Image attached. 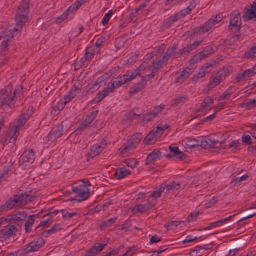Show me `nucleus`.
<instances>
[{"mask_svg":"<svg viewBox=\"0 0 256 256\" xmlns=\"http://www.w3.org/2000/svg\"><path fill=\"white\" fill-rule=\"evenodd\" d=\"M124 162L127 166L132 168L135 167L136 165L138 164V162H136L135 160H132L130 159H126L124 160Z\"/></svg>","mask_w":256,"mask_h":256,"instance_id":"55","label":"nucleus"},{"mask_svg":"<svg viewBox=\"0 0 256 256\" xmlns=\"http://www.w3.org/2000/svg\"><path fill=\"white\" fill-rule=\"evenodd\" d=\"M178 14H174L168 18V19H166L164 22L163 26L164 28H168L170 27V26L176 21L178 20Z\"/></svg>","mask_w":256,"mask_h":256,"instance_id":"28","label":"nucleus"},{"mask_svg":"<svg viewBox=\"0 0 256 256\" xmlns=\"http://www.w3.org/2000/svg\"><path fill=\"white\" fill-rule=\"evenodd\" d=\"M223 18V15L222 14H218L216 16H212L205 22L202 26L197 27L194 29L192 34L194 36H198L208 32L210 28L220 22Z\"/></svg>","mask_w":256,"mask_h":256,"instance_id":"2","label":"nucleus"},{"mask_svg":"<svg viewBox=\"0 0 256 256\" xmlns=\"http://www.w3.org/2000/svg\"><path fill=\"white\" fill-rule=\"evenodd\" d=\"M161 157V152L158 149L154 150L149 154L146 160L145 164L146 165L154 164V162L159 160Z\"/></svg>","mask_w":256,"mask_h":256,"instance_id":"13","label":"nucleus"},{"mask_svg":"<svg viewBox=\"0 0 256 256\" xmlns=\"http://www.w3.org/2000/svg\"><path fill=\"white\" fill-rule=\"evenodd\" d=\"M246 7L244 8L243 15V18L245 21H248L255 18L256 16V7L252 8Z\"/></svg>","mask_w":256,"mask_h":256,"instance_id":"21","label":"nucleus"},{"mask_svg":"<svg viewBox=\"0 0 256 256\" xmlns=\"http://www.w3.org/2000/svg\"><path fill=\"white\" fill-rule=\"evenodd\" d=\"M104 148V146L101 145L96 144L93 146L91 148L90 152L87 154L86 160L89 161L90 159L99 154Z\"/></svg>","mask_w":256,"mask_h":256,"instance_id":"17","label":"nucleus"},{"mask_svg":"<svg viewBox=\"0 0 256 256\" xmlns=\"http://www.w3.org/2000/svg\"><path fill=\"white\" fill-rule=\"evenodd\" d=\"M142 137V134L140 132L133 135L124 146V148L120 151V154H124L127 151L134 149L140 143Z\"/></svg>","mask_w":256,"mask_h":256,"instance_id":"8","label":"nucleus"},{"mask_svg":"<svg viewBox=\"0 0 256 256\" xmlns=\"http://www.w3.org/2000/svg\"><path fill=\"white\" fill-rule=\"evenodd\" d=\"M187 100V97L186 96H182L176 98L174 100V103L172 104V106H176L178 104H183Z\"/></svg>","mask_w":256,"mask_h":256,"instance_id":"37","label":"nucleus"},{"mask_svg":"<svg viewBox=\"0 0 256 256\" xmlns=\"http://www.w3.org/2000/svg\"><path fill=\"white\" fill-rule=\"evenodd\" d=\"M222 140L215 138V136H209L203 138L200 141V146L204 148H220L222 147Z\"/></svg>","mask_w":256,"mask_h":256,"instance_id":"7","label":"nucleus"},{"mask_svg":"<svg viewBox=\"0 0 256 256\" xmlns=\"http://www.w3.org/2000/svg\"><path fill=\"white\" fill-rule=\"evenodd\" d=\"M190 12V8H186L180 10L179 12L176 14H178V19L180 20Z\"/></svg>","mask_w":256,"mask_h":256,"instance_id":"43","label":"nucleus"},{"mask_svg":"<svg viewBox=\"0 0 256 256\" xmlns=\"http://www.w3.org/2000/svg\"><path fill=\"white\" fill-rule=\"evenodd\" d=\"M40 214L30 215L24 224L25 232L26 233H30L32 229V228L34 224L35 219L38 218Z\"/></svg>","mask_w":256,"mask_h":256,"instance_id":"22","label":"nucleus"},{"mask_svg":"<svg viewBox=\"0 0 256 256\" xmlns=\"http://www.w3.org/2000/svg\"><path fill=\"white\" fill-rule=\"evenodd\" d=\"M72 190L75 194L76 197L81 198V200H78L79 202L86 200L89 196V190L84 185L77 184L76 186H72Z\"/></svg>","mask_w":256,"mask_h":256,"instance_id":"9","label":"nucleus"},{"mask_svg":"<svg viewBox=\"0 0 256 256\" xmlns=\"http://www.w3.org/2000/svg\"><path fill=\"white\" fill-rule=\"evenodd\" d=\"M180 221L174 220L164 224V226L168 228H172V226H176L180 224Z\"/></svg>","mask_w":256,"mask_h":256,"instance_id":"56","label":"nucleus"},{"mask_svg":"<svg viewBox=\"0 0 256 256\" xmlns=\"http://www.w3.org/2000/svg\"><path fill=\"white\" fill-rule=\"evenodd\" d=\"M92 122V121L86 117V120L82 122L80 126L78 128L77 130H84L86 128L88 127Z\"/></svg>","mask_w":256,"mask_h":256,"instance_id":"45","label":"nucleus"},{"mask_svg":"<svg viewBox=\"0 0 256 256\" xmlns=\"http://www.w3.org/2000/svg\"><path fill=\"white\" fill-rule=\"evenodd\" d=\"M205 250L204 248H202L200 246H196L194 249L191 250V252L194 254L195 256H201L202 252Z\"/></svg>","mask_w":256,"mask_h":256,"instance_id":"47","label":"nucleus"},{"mask_svg":"<svg viewBox=\"0 0 256 256\" xmlns=\"http://www.w3.org/2000/svg\"><path fill=\"white\" fill-rule=\"evenodd\" d=\"M146 81L145 77H142V80L136 84L130 90V94H135L141 90L146 86Z\"/></svg>","mask_w":256,"mask_h":256,"instance_id":"19","label":"nucleus"},{"mask_svg":"<svg viewBox=\"0 0 256 256\" xmlns=\"http://www.w3.org/2000/svg\"><path fill=\"white\" fill-rule=\"evenodd\" d=\"M164 192V189L163 188V186L162 185L158 190H156L152 192L150 194V197L154 198L156 199L161 196L162 192Z\"/></svg>","mask_w":256,"mask_h":256,"instance_id":"49","label":"nucleus"},{"mask_svg":"<svg viewBox=\"0 0 256 256\" xmlns=\"http://www.w3.org/2000/svg\"><path fill=\"white\" fill-rule=\"evenodd\" d=\"M242 142L246 145H249L252 144L256 143L252 141V138L249 134H244L242 136Z\"/></svg>","mask_w":256,"mask_h":256,"instance_id":"40","label":"nucleus"},{"mask_svg":"<svg viewBox=\"0 0 256 256\" xmlns=\"http://www.w3.org/2000/svg\"><path fill=\"white\" fill-rule=\"evenodd\" d=\"M101 80L100 78H98L94 83H91L88 84L86 86V90L88 92L93 93L97 90L100 87V82Z\"/></svg>","mask_w":256,"mask_h":256,"instance_id":"27","label":"nucleus"},{"mask_svg":"<svg viewBox=\"0 0 256 256\" xmlns=\"http://www.w3.org/2000/svg\"><path fill=\"white\" fill-rule=\"evenodd\" d=\"M136 250V247L130 248L127 250L122 256H132L134 254V250Z\"/></svg>","mask_w":256,"mask_h":256,"instance_id":"64","label":"nucleus"},{"mask_svg":"<svg viewBox=\"0 0 256 256\" xmlns=\"http://www.w3.org/2000/svg\"><path fill=\"white\" fill-rule=\"evenodd\" d=\"M112 10H110L106 14H105L104 17L102 18V22L103 26H106L110 18L113 14Z\"/></svg>","mask_w":256,"mask_h":256,"instance_id":"44","label":"nucleus"},{"mask_svg":"<svg viewBox=\"0 0 256 256\" xmlns=\"http://www.w3.org/2000/svg\"><path fill=\"white\" fill-rule=\"evenodd\" d=\"M236 214H234V215L230 216L228 217L225 218V232L229 230L230 229V227L232 226V224H234V222L235 220H234L232 222H229V220L232 218H234Z\"/></svg>","mask_w":256,"mask_h":256,"instance_id":"39","label":"nucleus"},{"mask_svg":"<svg viewBox=\"0 0 256 256\" xmlns=\"http://www.w3.org/2000/svg\"><path fill=\"white\" fill-rule=\"evenodd\" d=\"M32 190L20 194H16L11 196L3 205L6 210L14 207H21L34 200L36 196L32 195Z\"/></svg>","mask_w":256,"mask_h":256,"instance_id":"1","label":"nucleus"},{"mask_svg":"<svg viewBox=\"0 0 256 256\" xmlns=\"http://www.w3.org/2000/svg\"><path fill=\"white\" fill-rule=\"evenodd\" d=\"M215 52V48H214L212 46H206L202 51H200V53L204 58L208 57L211 54H213Z\"/></svg>","mask_w":256,"mask_h":256,"instance_id":"33","label":"nucleus"},{"mask_svg":"<svg viewBox=\"0 0 256 256\" xmlns=\"http://www.w3.org/2000/svg\"><path fill=\"white\" fill-rule=\"evenodd\" d=\"M34 160V152L32 149L24 151L22 155V160L23 162L32 163Z\"/></svg>","mask_w":256,"mask_h":256,"instance_id":"18","label":"nucleus"},{"mask_svg":"<svg viewBox=\"0 0 256 256\" xmlns=\"http://www.w3.org/2000/svg\"><path fill=\"white\" fill-rule=\"evenodd\" d=\"M18 231L17 227L14 225H10L8 230L4 232V234L7 236L10 237L14 235Z\"/></svg>","mask_w":256,"mask_h":256,"instance_id":"35","label":"nucleus"},{"mask_svg":"<svg viewBox=\"0 0 256 256\" xmlns=\"http://www.w3.org/2000/svg\"><path fill=\"white\" fill-rule=\"evenodd\" d=\"M169 149L170 150V153L166 155V157L168 158H172V156H174L175 155L177 154L178 151L180 150L178 147L176 146H170Z\"/></svg>","mask_w":256,"mask_h":256,"instance_id":"38","label":"nucleus"},{"mask_svg":"<svg viewBox=\"0 0 256 256\" xmlns=\"http://www.w3.org/2000/svg\"><path fill=\"white\" fill-rule=\"evenodd\" d=\"M60 212H62V217L65 219H70L74 216L77 215L76 212H66L65 210H62Z\"/></svg>","mask_w":256,"mask_h":256,"instance_id":"41","label":"nucleus"},{"mask_svg":"<svg viewBox=\"0 0 256 256\" xmlns=\"http://www.w3.org/2000/svg\"><path fill=\"white\" fill-rule=\"evenodd\" d=\"M177 47V44H174L172 48H168L165 54L170 58L172 54H174L176 52Z\"/></svg>","mask_w":256,"mask_h":256,"instance_id":"51","label":"nucleus"},{"mask_svg":"<svg viewBox=\"0 0 256 256\" xmlns=\"http://www.w3.org/2000/svg\"><path fill=\"white\" fill-rule=\"evenodd\" d=\"M120 80H115L111 83L110 86H108L106 88H109L110 90H108L109 92H114V88L120 86L122 84H124V76L122 77H120Z\"/></svg>","mask_w":256,"mask_h":256,"instance_id":"30","label":"nucleus"},{"mask_svg":"<svg viewBox=\"0 0 256 256\" xmlns=\"http://www.w3.org/2000/svg\"><path fill=\"white\" fill-rule=\"evenodd\" d=\"M108 90H110V88H106L102 91L98 92L92 100V103L98 104L106 96H108L110 93Z\"/></svg>","mask_w":256,"mask_h":256,"instance_id":"24","label":"nucleus"},{"mask_svg":"<svg viewBox=\"0 0 256 256\" xmlns=\"http://www.w3.org/2000/svg\"><path fill=\"white\" fill-rule=\"evenodd\" d=\"M212 66V64H208L206 67L202 66V68L200 70V71L192 78V80L194 82H196L198 81L199 78H202L206 74L210 72V68Z\"/></svg>","mask_w":256,"mask_h":256,"instance_id":"20","label":"nucleus"},{"mask_svg":"<svg viewBox=\"0 0 256 256\" xmlns=\"http://www.w3.org/2000/svg\"><path fill=\"white\" fill-rule=\"evenodd\" d=\"M189 52L187 50L186 48H184L180 50L179 52H177L175 54V58H180L182 56H188Z\"/></svg>","mask_w":256,"mask_h":256,"instance_id":"57","label":"nucleus"},{"mask_svg":"<svg viewBox=\"0 0 256 256\" xmlns=\"http://www.w3.org/2000/svg\"><path fill=\"white\" fill-rule=\"evenodd\" d=\"M12 88L6 86L0 91V107L4 104L13 106L16 101V97L12 94Z\"/></svg>","mask_w":256,"mask_h":256,"instance_id":"5","label":"nucleus"},{"mask_svg":"<svg viewBox=\"0 0 256 256\" xmlns=\"http://www.w3.org/2000/svg\"><path fill=\"white\" fill-rule=\"evenodd\" d=\"M223 224H224V218H222L218 220L210 223L208 226L204 228V230H208L212 228L220 227Z\"/></svg>","mask_w":256,"mask_h":256,"instance_id":"32","label":"nucleus"},{"mask_svg":"<svg viewBox=\"0 0 256 256\" xmlns=\"http://www.w3.org/2000/svg\"><path fill=\"white\" fill-rule=\"evenodd\" d=\"M136 14L137 13L136 10H135L134 12H131L129 15L126 18L125 20L126 22H132L134 18L140 15L139 14Z\"/></svg>","mask_w":256,"mask_h":256,"instance_id":"58","label":"nucleus"},{"mask_svg":"<svg viewBox=\"0 0 256 256\" xmlns=\"http://www.w3.org/2000/svg\"><path fill=\"white\" fill-rule=\"evenodd\" d=\"M255 74H256V66H254L252 68L244 70L242 74H238L236 76V79L238 82L243 80L246 78L252 76Z\"/></svg>","mask_w":256,"mask_h":256,"instance_id":"16","label":"nucleus"},{"mask_svg":"<svg viewBox=\"0 0 256 256\" xmlns=\"http://www.w3.org/2000/svg\"><path fill=\"white\" fill-rule=\"evenodd\" d=\"M218 198L217 197L213 196L208 202L206 203V206L207 208L212 206L218 201Z\"/></svg>","mask_w":256,"mask_h":256,"instance_id":"63","label":"nucleus"},{"mask_svg":"<svg viewBox=\"0 0 256 256\" xmlns=\"http://www.w3.org/2000/svg\"><path fill=\"white\" fill-rule=\"evenodd\" d=\"M256 45L254 46L251 48L246 52L243 58L249 59L250 58H252L254 56H256Z\"/></svg>","mask_w":256,"mask_h":256,"instance_id":"34","label":"nucleus"},{"mask_svg":"<svg viewBox=\"0 0 256 256\" xmlns=\"http://www.w3.org/2000/svg\"><path fill=\"white\" fill-rule=\"evenodd\" d=\"M22 25L20 27L18 26V22H16V26L13 29L10 30H9V33L10 34H8V36L10 38H13L15 34H16L18 30H19L20 29H22Z\"/></svg>","mask_w":256,"mask_h":256,"instance_id":"42","label":"nucleus"},{"mask_svg":"<svg viewBox=\"0 0 256 256\" xmlns=\"http://www.w3.org/2000/svg\"><path fill=\"white\" fill-rule=\"evenodd\" d=\"M44 244V240L42 237H39L26 244L22 250V253L26 254L31 252L38 251Z\"/></svg>","mask_w":256,"mask_h":256,"instance_id":"6","label":"nucleus"},{"mask_svg":"<svg viewBox=\"0 0 256 256\" xmlns=\"http://www.w3.org/2000/svg\"><path fill=\"white\" fill-rule=\"evenodd\" d=\"M130 171L124 168H116L115 172V176L118 180H120L127 176L130 174Z\"/></svg>","mask_w":256,"mask_h":256,"instance_id":"26","label":"nucleus"},{"mask_svg":"<svg viewBox=\"0 0 256 256\" xmlns=\"http://www.w3.org/2000/svg\"><path fill=\"white\" fill-rule=\"evenodd\" d=\"M117 219V217H114L112 218H110L109 220L104 221L102 226L104 227H108L111 226L113 224L116 222V220Z\"/></svg>","mask_w":256,"mask_h":256,"instance_id":"53","label":"nucleus"},{"mask_svg":"<svg viewBox=\"0 0 256 256\" xmlns=\"http://www.w3.org/2000/svg\"><path fill=\"white\" fill-rule=\"evenodd\" d=\"M162 240V238L158 237L157 235H154L150 238V244H156L158 242H160Z\"/></svg>","mask_w":256,"mask_h":256,"instance_id":"62","label":"nucleus"},{"mask_svg":"<svg viewBox=\"0 0 256 256\" xmlns=\"http://www.w3.org/2000/svg\"><path fill=\"white\" fill-rule=\"evenodd\" d=\"M204 58V56L202 55L200 52L198 54H195L191 59L192 63H196L200 61L202 59Z\"/></svg>","mask_w":256,"mask_h":256,"instance_id":"54","label":"nucleus"},{"mask_svg":"<svg viewBox=\"0 0 256 256\" xmlns=\"http://www.w3.org/2000/svg\"><path fill=\"white\" fill-rule=\"evenodd\" d=\"M130 72H127L126 74H124V83H127L128 82L134 79L137 76H140V70L139 68H136L132 71L130 74Z\"/></svg>","mask_w":256,"mask_h":256,"instance_id":"25","label":"nucleus"},{"mask_svg":"<svg viewBox=\"0 0 256 256\" xmlns=\"http://www.w3.org/2000/svg\"><path fill=\"white\" fill-rule=\"evenodd\" d=\"M162 128H160V126H157L156 130L154 129L152 130L144 139L146 144H150L152 140L160 136L162 134Z\"/></svg>","mask_w":256,"mask_h":256,"instance_id":"11","label":"nucleus"},{"mask_svg":"<svg viewBox=\"0 0 256 256\" xmlns=\"http://www.w3.org/2000/svg\"><path fill=\"white\" fill-rule=\"evenodd\" d=\"M22 92V88L18 86L16 88H15L13 92H12V94L13 96L16 97V100L18 97H20Z\"/></svg>","mask_w":256,"mask_h":256,"instance_id":"50","label":"nucleus"},{"mask_svg":"<svg viewBox=\"0 0 256 256\" xmlns=\"http://www.w3.org/2000/svg\"><path fill=\"white\" fill-rule=\"evenodd\" d=\"M186 144L190 148L199 146L198 142L195 139L188 140Z\"/></svg>","mask_w":256,"mask_h":256,"instance_id":"52","label":"nucleus"},{"mask_svg":"<svg viewBox=\"0 0 256 256\" xmlns=\"http://www.w3.org/2000/svg\"><path fill=\"white\" fill-rule=\"evenodd\" d=\"M8 39L6 40H4L1 44L2 51V52H4V54H5V52H6L8 50Z\"/></svg>","mask_w":256,"mask_h":256,"instance_id":"60","label":"nucleus"},{"mask_svg":"<svg viewBox=\"0 0 256 256\" xmlns=\"http://www.w3.org/2000/svg\"><path fill=\"white\" fill-rule=\"evenodd\" d=\"M214 103V100L210 96H206L205 98L202 102L199 108L196 110V112H204L207 110V108L209 107Z\"/></svg>","mask_w":256,"mask_h":256,"instance_id":"23","label":"nucleus"},{"mask_svg":"<svg viewBox=\"0 0 256 256\" xmlns=\"http://www.w3.org/2000/svg\"><path fill=\"white\" fill-rule=\"evenodd\" d=\"M156 118L152 112H148L144 114L142 118V121L144 122H147L152 120L154 118Z\"/></svg>","mask_w":256,"mask_h":256,"instance_id":"46","label":"nucleus"},{"mask_svg":"<svg viewBox=\"0 0 256 256\" xmlns=\"http://www.w3.org/2000/svg\"><path fill=\"white\" fill-rule=\"evenodd\" d=\"M62 229L60 224H55L50 229L52 234H54Z\"/></svg>","mask_w":256,"mask_h":256,"instance_id":"61","label":"nucleus"},{"mask_svg":"<svg viewBox=\"0 0 256 256\" xmlns=\"http://www.w3.org/2000/svg\"><path fill=\"white\" fill-rule=\"evenodd\" d=\"M62 132L63 126L62 124H58L54 130L52 134L54 136V138H58L62 135Z\"/></svg>","mask_w":256,"mask_h":256,"instance_id":"36","label":"nucleus"},{"mask_svg":"<svg viewBox=\"0 0 256 256\" xmlns=\"http://www.w3.org/2000/svg\"><path fill=\"white\" fill-rule=\"evenodd\" d=\"M241 18L240 12L237 10L233 11L230 14L228 30L230 32L234 33L232 37L236 38V40L238 39L240 36V30L241 28Z\"/></svg>","mask_w":256,"mask_h":256,"instance_id":"3","label":"nucleus"},{"mask_svg":"<svg viewBox=\"0 0 256 256\" xmlns=\"http://www.w3.org/2000/svg\"><path fill=\"white\" fill-rule=\"evenodd\" d=\"M8 222L14 220L17 222H22L26 220L27 217V214L24 211H18L13 212L8 216Z\"/></svg>","mask_w":256,"mask_h":256,"instance_id":"15","label":"nucleus"},{"mask_svg":"<svg viewBox=\"0 0 256 256\" xmlns=\"http://www.w3.org/2000/svg\"><path fill=\"white\" fill-rule=\"evenodd\" d=\"M215 114L216 112H214V114L210 115L209 116L204 118H202L200 122L197 123L196 124V126H198L200 124H204V122H207V121H212L215 117Z\"/></svg>","mask_w":256,"mask_h":256,"instance_id":"59","label":"nucleus"},{"mask_svg":"<svg viewBox=\"0 0 256 256\" xmlns=\"http://www.w3.org/2000/svg\"><path fill=\"white\" fill-rule=\"evenodd\" d=\"M30 0H22L16 11L15 20L18 22V26H21L28 20V14L30 10Z\"/></svg>","mask_w":256,"mask_h":256,"instance_id":"4","label":"nucleus"},{"mask_svg":"<svg viewBox=\"0 0 256 256\" xmlns=\"http://www.w3.org/2000/svg\"><path fill=\"white\" fill-rule=\"evenodd\" d=\"M106 246L105 244H96L90 249L86 250L82 256H95L100 252Z\"/></svg>","mask_w":256,"mask_h":256,"instance_id":"14","label":"nucleus"},{"mask_svg":"<svg viewBox=\"0 0 256 256\" xmlns=\"http://www.w3.org/2000/svg\"><path fill=\"white\" fill-rule=\"evenodd\" d=\"M165 105L161 104L159 106H156L154 107V110L152 112L154 116L156 117L158 116L159 113H160L162 110L164 109Z\"/></svg>","mask_w":256,"mask_h":256,"instance_id":"48","label":"nucleus"},{"mask_svg":"<svg viewBox=\"0 0 256 256\" xmlns=\"http://www.w3.org/2000/svg\"><path fill=\"white\" fill-rule=\"evenodd\" d=\"M246 244L245 242L242 240L234 242L230 247L228 254L225 256H235L236 252L244 248L246 246Z\"/></svg>","mask_w":256,"mask_h":256,"instance_id":"12","label":"nucleus"},{"mask_svg":"<svg viewBox=\"0 0 256 256\" xmlns=\"http://www.w3.org/2000/svg\"><path fill=\"white\" fill-rule=\"evenodd\" d=\"M28 114H22L20 115L15 125V130L14 134L10 138V142H12V140L14 141L17 138V136L19 134V130L25 124L26 120L28 119Z\"/></svg>","mask_w":256,"mask_h":256,"instance_id":"10","label":"nucleus"},{"mask_svg":"<svg viewBox=\"0 0 256 256\" xmlns=\"http://www.w3.org/2000/svg\"><path fill=\"white\" fill-rule=\"evenodd\" d=\"M150 210L147 204H136L133 210L138 212L143 213Z\"/></svg>","mask_w":256,"mask_h":256,"instance_id":"31","label":"nucleus"},{"mask_svg":"<svg viewBox=\"0 0 256 256\" xmlns=\"http://www.w3.org/2000/svg\"><path fill=\"white\" fill-rule=\"evenodd\" d=\"M190 69L188 68H185L181 72L180 76L176 78V82L182 83L184 80L189 76Z\"/></svg>","mask_w":256,"mask_h":256,"instance_id":"29","label":"nucleus"}]
</instances>
